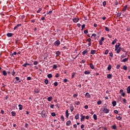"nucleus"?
Segmentation results:
<instances>
[{"label":"nucleus","instance_id":"e2e57ef3","mask_svg":"<svg viewBox=\"0 0 130 130\" xmlns=\"http://www.w3.org/2000/svg\"><path fill=\"white\" fill-rule=\"evenodd\" d=\"M59 77V74L58 73H56L55 75V78H58Z\"/></svg>","mask_w":130,"mask_h":130},{"label":"nucleus","instance_id":"a19ab883","mask_svg":"<svg viewBox=\"0 0 130 130\" xmlns=\"http://www.w3.org/2000/svg\"><path fill=\"white\" fill-rule=\"evenodd\" d=\"M109 56H111V57H113V53H112V52L109 53Z\"/></svg>","mask_w":130,"mask_h":130},{"label":"nucleus","instance_id":"8fccbe9b","mask_svg":"<svg viewBox=\"0 0 130 130\" xmlns=\"http://www.w3.org/2000/svg\"><path fill=\"white\" fill-rule=\"evenodd\" d=\"M114 113H115V114H118V111H117V110H115L114 111Z\"/></svg>","mask_w":130,"mask_h":130},{"label":"nucleus","instance_id":"4d7b16f0","mask_svg":"<svg viewBox=\"0 0 130 130\" xmlns=\"http://www.w3.org/2000/svg\"><path fill=\"white\" fill-rule=\"evenodd\" d=\"M51 115H52V116H55V115H56V114H55V113H54V112H52L51 113Z\"/></svg>","mask_w":130,"mask_h":130},{"label":"nucleus","instance_id":"4468645a","mask_svg":"<svg viewBox=\"0 0 130 130\" xmlns=\"http://www.w3.org/2000/svg\"><path fill=\"white\" fill-rule=\"evenodd\" d=\"M116 119H117L118 120H121V119H122V117L119 116H117L116 117Z\"/></svg>","mask_w":130,"mask_h":130},{"label":"nucleus","instance_id":"79ce46f5","mask_svg":"<svg viewBox=\"0 0 130 130\" xmlns=\"http://www.w3.org/2000/svg\"><path fill=\"white\" fill-rule=\"evenodd\" d=\"M120 68V64H117L116 66L117 70H119Z\"/></svg>","mask_w":130,"mask_h":130},{"label":"nucleus","instance_id":"473e14b6","mask_svg":"<svg viewBox=\"0 0 130 130\" xmlns=\"http://www.w3.org/2000/svg\"><path fill=\"white\" fill-rule=\"evenodd\" d=\"M11 114L12 116H16V112H15L14 111H12Z\"/></svg>","mask_w":130,"mask_h":130},{"label":"nucleus","instance_id":"774afa93","mask_svg":"<svg viewBox=\"0 0 130 130\" xmlns=\"http://www.w3.org/2000/svg\"><path fill=\"white\" fill-rule=\"evenodd\" d=\"M63 82L64 83H67V82H68V79H64V80H63Z\"/></svg>","mask_w":130,"mask_h":130},{"label":"nucleus","instance_id":"bf43d9fd","mask_svg":"<svg viewBox=\"0 0 130 130\" xmlns=\"http://www.w3.org/2000/svg\"><path fill=\"white\" fill-rule=\"evenodd\" d=\"M76 75V74L75 73H73L72 75V79H74V78L75 77V75Z\"/></svg>","mask_w":130,"mask_h":130},{"label":"nucleus","instance_id":"a878e982","mask_svg":"<svg viewBox=\"0 0 130 130\" xmlns=\"http://www.w3.org/2000/svg\"><path fill=\"white\" fill-rule=\"evenodd\" d=\"M3 74L4 76H7V75H8V74L7 73V71H6V70L3 71Z\"/></svg>","mask_w":130,"mask_h":130},{"label":"nucleus","instance_id":"c03bdc74","mask_svg":"<svg viewBox=\"0 0 130 130\" xmlns=\"http://www.w3.org/2000/svg\"><path fill=\"white\" fill-rule=\"evenodd\" d=\"M44 83L46 84V85H47L48 84V80L47 79H45Z\"/></svg>","mask_w":130,"mask_h":130},{"label":"nucleus","instance_id":"f03ea898","mask_svg":"<svg viewBox=\"0 0 130 130\" xmlns=\"http://www.w3.org/2000/svg\"><path fill=\"white\" fill-rule=\"evenodd\" d=\"M103 112L104 113L107 114V113H109V109H107L106 107H105L103 109Z\"/></svg>","mask_w":130,"mask_h":130},{"label":"nucleus","instance_id":"f257e3e1","mask_svg":"<svg viewBox=\"0 0 130 130\" xmlns=\"http://www.w3.org/2000/svg\"><path fill=\"white\" fill-rule=\"evenodd\" d=\"M60 44V41H59V40H57L54 43V45H55V46H59Z\"/></svg>","mask_w":130,"mask_h":130},{"label":"nucleus","instance_id":"603ef678","mask_svg":"<svg viewBox=\"0 0 130 130\" xmlns=\"http://www.w3.org/2000/svg\"><path fill=\"white\" fill-rule=\"evenodd\" d=\"M103 7H105V6H106V1H104L103 3Z\"/></svg>","mask_w":130,"mask_h":130},{"label":"nucleus","instance_id":"c9c22d12","mask_svg":"<svg viewBox=\"0 0 130 130\" xmlns=\"http://www.w3.org/2000/svg\"><path fill=\"white\" fill-rule=\"evenodd\" d=\"M42 11V8H39V10L37 11V14H39V13H40Z\"/></svg>","mask_w":130,"mask_h":130},{"label":"nucleus","instance_id":"5fc2aeb1","mask_svg":"<svg viewBox=\"0 0 130 130\" xmlns=\"http://www.w3.org/2000/svg\"><path fill=\"white\" fill-rule=\"evenodd\" d=\"M34 66H37V64H38V61H35L34 62Z\"/></svg>","mask_w":130,"mask_h":130},{"label":"nucleus","instance_id":"09e8293b","mask_svg":"<svg viewBox=\"0 0 130 130\" xmlns=\"http://www.w3.org/2000/svg\"><path fill=\"white\" fill-rule=\"evenodd\" d=\"M31 80H32V78H31V77H28L27 78V81H31Z\"/></svg>","mask_w":130,"mask_h":130},{"label":"nucleus","instance_id":"72a5a7b5","mask_svg":"<svg viewBox=\"0 0 130 130\" xmlns=\"http://www.w3.org/2000/svg\"><path fill=\"white\" fill-rule=\"evenodd\" d=\"M111 64H109L107 68V70H109V71H110V70H111Z\"/></svg>","mask_w":130,"mask_h":130},{"label":"nucleus","instance_id":"7c9ffc66","mask_svg":"<svg viewBox=\"0 0 130 130\" xmlns=\"http://www.w3.org/2000/svg\"><path fill=\"white\" fill-rule=\"evenodd\" d=\"M93 119L94 120H97V115L96 114H94L93 115Z\"/></svg>","mask_w":130,"mask_h":130},{"label":"nucleus","instance_id":"9d476101","mask_svg":"<svg viewBox=\"0 0 130 130\" xmlns=\"http://www.w3.org/2000/svg\"><path fill=\"white\" fill-rule=\"evenodd\" d=\"M15 80L17 81V82H18V83H21V80H20V78H19V77H16Z\"/></svg>","mask_w":130,"mask_h":130},{"label":"nucleus","instance_id":"13d9d810","mask_svg":"<svg viewBox=\"0 0 130 130\" xmlns=\"http://www.w3.org/2000/svg\"><path fill=\"white\" fill-rule=\"evenodd\" d=\"M85 24H83L82 25V29H81V30H82V31H83V30H84V28H85Z\"/></svg>","mask_w":130,"mask_h":130},{"label":"nucleus","instance_id":"f704fd0d","mask_svg":"<svg viewBox=\"0 0 130 130\" xmlns=\"http://www.w3.org/2000/svg\"><path fill=\"white\" fill-rule=\"evenodd\" d=\"M53 69L54 70H56V69H57V66L56 64H53Z\"/></svg>","mask_w":130,"mask_h":130},{"label":"nucleus","instance_id":"393cba45","mask_svg":"<svg viewBox=\"0 0 130 130\" xmlns=\"http://www.w3.org/2000/svg\"><path fill=\"white\" fill-rule=\"evenodd\" d=\"M126 9H127V5H125L123 8V12L126 11Z\"/></svg>","mask_w":130,"mask_h":130},{"label":"nucleus","instance_id":"dca6fc26","mask_svg":"<svg viewBox=\"0 0 130 130\" xmlns=\"http://www.w3.org/2000/svg\"><path fill=\"white\" fill-rule=\"evenodd\" d=\"M85 96L86 97V98H90V94H89V92L86 93Z\"/></svg>","mask_w":130,"mask_h":130},{"label":"nucleus","instance_id":"20e7f679","mask_svg":"<svg viewBox=\"0 0 130 130\" xmlns=\"http://www.w3.org/2000/svg\"><path fill=\"white\" fill-rule=\"evenodd\" d=\"M79 20H80V19L77 18H74L73 19L74 23H77V22H79Z\"/></svg>","mask_w":130,"mask_h":130},{"label":"nucleus","instance_id":"3c124183","mask_svg":"<svg viewBox=\"0 0 130 130\" xmlns=\"http://www.w3.org/2000/svg\"><path fill=\"white\" fill-rule=\"evenodd\" d=\"M74 109H75L74 107H71V108H70V110H71V112H73V111H74Z\"/></svg>","mask_w":130,"mask_h":130},{"label":"nucleus","instance_id":"0e129e2a","mask_svg":"<svg viewBox=\"0 0 130 130\" xmlns=\"http://www.w3.org/2000/svg\"><path fill=\"white\" fill-rule=\"evenodd\" d=\"M99 44L100 45H103V42L101 41H99Z\"/></svg>","mask_w":130,"mask_h":130},{"label":"nucleus","instance_id":"680f3d73","mask_svg":"<svg viewBox=\"0 0 130 130\" xmlns=\"http://www.w3.org/2000/svg\"><path fill=\"white\" fill-rule=\"evenodd\" d=\"M73 97H74V98H77V97H78V94H74L73 95Z\"/></svg>","mask_w":130,"mask_h":130},{"label":"nucleus","instance_id":"412c9836","mask_svg":"<svg viewBox=\"0 0 130 130\" xmlns=\"http://www.w3.org/2000/svg\"><path fill=\"white\" fill-rule=\"evenodd\" d=\"M108 79H112V75L111 74H108L107 75Z\"/></svg>","mask_w":130,"mask_h":130},{"label":"nucleus","instance_id":"7ed1b4c3","mask_svg":"<svg viewBox=\"0 0 130 130\" xmlns=\"http://www.w3.org/2000/svg\"><path fill=\"white\" fill-rule=\"evenodd\" d=\"M80 117H81V122L84 120V119H85V118H86V117L83 115V114H81L80 115Z\"/></svg>","mask_w":130,"mask_h":130},{"label":"nucleus","instance_id":"58836bf2","mask_svg":"<svg viewBox=\"0 0 130 130\" xmlns=\"http://www.w3.org/2000/svg\"><path fill=\"white\" fill-rule=\"evenodd\" d=\"M115 50L116 51L117 50V49H118V48L119 47L117 44H116L115 46Z\"/></svg>","mask_w":130,"mask_h":130},{"label":"nucleus","instance_id":"bb28decb","mask_svg":"<svg viewBox=\"0 0 130 130\" xmlns=\"http://www.w3.org/2000/svg\"><path fill=\"white\" fill-rule=\"evenodd\" d=\"M56 56L60 55V51H57L56 52Z\"/></svg>","mask_w":130,"mask_h":130},{"label":"nucleus","instance_id":"864d4df0","mask_svg":"<svg viewBox=\"0 0 130 130\" xmlns=\"http://www.w3.org/2000/svg\"><path fill=\"white\" fill-rule=\"evenodd\" d=\"M108 52H109V51L108 50H106L105 52V54H108Z\"/></svg>","mask_w":130,"mask_h":130},{"label":"nucleus","instance_id":"1a4fd4ad","mask_svg":"<svg viewBox=\"0 0 130 130\" xmlns=\"http://www.w3.org/2000/svg\"><path fill=\"white\" fill-rule=\"evenodd\" d=\"M71 123H72V121H71V120H69L66 122V125L67 126H69L70 124H71Z\"/></svg>","mask_w":130,"mask_h":130},{"label":"nucleus","instance_id":"5701e85b","mask_svg":"<svg viewBox=\"0 0 130 130\" xmlns=\"http://www.w3.org/2000/svg\"><path fill=\"white\" fill-rule=\"evenodd\" d=\"M47 77L49 79H51V78H52V74H49L47 75Z\"/></svg>","mask_w":130,"mask_h":130},{"label":"nucleus","instance_id":"2f4dec72","mask_svg":"<svg viewBox=\"0 0 130 130\" xmlns=\"http://www.w3.org/2000/svg\"><path fill=\"white\" fill-rule=\"evenodd\" d=\"M128 60V58H124L122 60L123 62H126Z\"/></svg>","mask_w":130,"mask_h":130},{"label":"nucleus","instance_id":"49530a36","mask_svg":"<svg viewBox=\"0 0 130 130\" xmlns=\"http://www.w3.org/2000/svg\"><path fill=\"white\" fill-rule=\"evenodd\" d=\"M60 119H61L62 121H64V117H63V116H61Z\"/></svg>","mask_w":130,"mask_h":130},{"label":"nucleus","instance_id":"9b49d317","mask_svg":"<svg viewBox=\"0 0 130 130\" xmlns=\"http://www.w3.org/2000/svg\"><path fill=\"white\" fill-rule=\"evenodd\" d=\"M20 26H22L21 24H17L16 26L14 27V30H16L18 27H20Z\"/></svg>","mask_w":130,"mask_h":130},{"label":"nucleus","instance_id":"69168bd1","mask_svg":"<svg viewBox=\"0 0 130 130\" xmlns=\"http://www.w3.org/2000/svg\"><path fill=\"white\" fill-rule=\"evenodd\" d=\"M47 14L48 15V14H52V11H50L49 12H48L47 13Z\"/></svg>","mask_w":130,"mask_h":130},{"label":"nucleus","instance_id":"de8ad7c7","mask_svg":"<svg viewBox=\"0 0 130 130\" xmlns=\"http://www.w3.org/2000/svg\"><path fill=\"white\" fill-rule=\"evenodd\" d=\"M11 74L12 76H15L16 72L14 70H13V71L11 72Z\"/></svg>","mask_w":130,"mask_h":130},{"label":"nucleus","instance_id":"ea45409f","mask_svg":"<svg viewBox=\"0 0 130 130\" xmlns=\"http://www.w3.org/2000/svg\"><path fill=\"white\" fill-rule=\"evenodd\" d=\"M58 85V83L57 82H55L54 83V85L55 86V87H57Z\"/></svg>","mask_w":130,"mask_h":130},{"label":"nucleus","instance_id":"c85d7f7f","mask_svg":"<svg viewBox=\"0 0 130 130\" xmlns=\"http://www.w3.org/2000/svg\"><path fill=\"white\" fill-rule=\"evenodd\" d=\"M127 93L129 94L130 93V86L127 88Z\"/></svg>","mask_w":130,"mask_h":130},{"label":"nucleus","instance_id":"37998d69","mask_svg":"<svg viewBox=\"0 0 130 130\" xmlns=\"http://www.w3.org/2000/svg\"><path fill=\"white\" fill-rule=\"evenodd\" d=\"M80 102H79V101H77V102H75V104L76 105H80Z\"/></svg>","mask_w":130,"mask_h":130},{"label":"nucleus","instance_id":"2eb2a0df","mask_svg":"<svg viewBox=\"0 0 130 130\" xmlns=\"http://www.w3.org/2000/svg\"><path fill=\"white\" fill-rule=\"evenodd\" d=\"M118 40L116 39H115L112 42V45H114L115 43H116L117 42Z\"/></svg>","mask_w":130,"mask_h":130},{"label":"nucleus","instance_id":"c756f323","mask_svg":"<svg viewBox=\"0 0 130 130\" xmlns=\"http://www.w3.org/2000/svg\"><path fill=\"white\" fill-rule=\"evenodd\" d=\"M79 116H80V114L77 113V115L75 116V119H79Z\"/></svg>","mask_w":130,"mask_h":130},{"label":"nucleus","instance_id":"0eeeda50","mask_svg":"<svg viewBox=\"0 0 130 130\" xmlns=\"http://www.w3.org/2000/svg\"><path fill=\"white\" fill-rule=\"evenodd\" d=\"M87 53H88V50L87 49H85L84 51H83L82 52V54L83 55H85V54H87Z\"/></svg>","mask_w":130,"mask_h":130},{"label":"nucleus","instance_id":"a211bd4d","mask_svg":"<svg viewBox=\"0 0 130 130\" xmlns=\"http://www.w3.org/2000/svg\"><path fill=\"white\" fill-rule=\"evenodd\" d=\"M85 75H90L91 74V72L89 71H86L84 72Z\"/></svg>","mask_w":130,"mask_h":130},{"label":"nucleus","instance_id":"338daca9","mask_svg":"<svg viewBox=\"0 0 130 130\" xmlns=\"http://www.w3.org/2000/svg\"><path fill=\"white\" fill-rule=\"evenodd\" d=\"M86 62V61L82 60L81 61L80 63H85Z\"/></svg>","mask_w":130,"mask_h":130},{"label":"nucleus","instance_id":"423d86ee","mask_svg":"<svg viewBox=\"0 0 130 130\" xmlns=\"http://www.w3.org/2000/svg\"><path fill=\"white\" fill-rule=\"evenodd\" d=\"M96 50L91 49L90 51V53L91 54H95L96 53Z\"/></svg>","mask_w":130,"mask_h":130},{"label":"nucleus","instance_id":"e433bc0d","mask_svg":"<svg viewBox=\"0 0 130 130\" xmlns=\"http://www.w3.org/2000/svg\"><path fill=\"white\" fill-rule=\"evenodd\" d=\"M123 69L124 70V71H126L127 70V67H126L125 65H124L123 66Z\"/></svg>","mask_w":130,"mask_h":130},{"label":"nucleus","instance_id":"a18cd8bd","mask_svg":"<svg viewBox=\"0 0 130 130\" xmlns=\"http://www.w3.org/2000/svg\"><path fill=\"white\" fill-rule=\"evenodd\" d=\"M101 103H102V102L101 101H99L98 102H97V104L98 105H101Z\"/></svg>","mask_w":130,"mask_h":130},{"label":"nucleus","instance_id":"4be33fe9","mask_svg":"<svg viewBox=\"0 0 130 130\" xmlns=\"http://www.w3.org/2000/svg\"><path fill=\"white\" fill-rule=\"evenodd\" d=\"M27 66H30V64L27 63H24V64L22 65V67H24V68H26V67H27Z\"/></svg>","mask_w":130,"mask_h":130},{"label":"nucleus","instance_id":"39448f33","mask_svg":"<svg viewBox=\"0 0 130 130\" xmlns=\"http://www.w3.org/2000/svg\"><path fill=\"white\" fill-rule=\"evenodd\" d=\"M13 35H14V34L13 33L9 32L7 34V37H12Z\"/></svg>","mask_w":130,"mask_h":130},{"label":"nucleus","instance_id":"cd10ccee","mask_svg":"<svg viewBox=\"0 0 130 130\" xmlns=\"http://www.w3.org/2000/svg\"><path fill=\"white\" fill-rule=\"evenodd\" d=\"M11 54L12 56L14 57V55H17V52H14L13 53H10Z\"/></svg>","mask_w":130,"mask_h":130},{"label":"nucleus","instance_id":"6e6d98bb","mask_svg":"<svg viewBox=\"0 0 130 130\" xmlns=\"http://www.w3.org/2000/svg\"><path fill=\"white\" fill-rule=\"evenodd\" d=\"M97 36V35L96 34H93L91 36V37H96Z\"/></svg>","mask_w":130,"mask_h":130},{"label":"nucleus","instance_id":"ddd939ff","mask_svg":"<svg viewBox=\"0 0 130 130\" xmlns=\"http://www.w3.org/2000/svg\"><path fill=\"white\" fill-rule=\"evenodd\" d=\"M18 107H19V110H22L23 109V105L21 104L18 105Z\"/></svg>","mask_w":130,"mask_h":130},{"label":"nucleus","instance_id":"b1692460","mask_svg":"<svg viewBox=\"0 0 130 130\" xmlns=\"http://www.w3.org/2000/svg\"><path fill=\"white\" fill-rule=\"evenodd\" d=\"M112 128L113 129H117V126H116V125H113L112 126Z\"/></svg>","mask_w":130,"mask_h":130},{"label":"nucleus","instance_id":"052dcab7","mask_svg":"<svg viewBox=\"0 0 130 130\" xmlns=\"http://www.w3.org/2000/svg\"><path fill=\"white\" fill-rule=\"evenodd\" d=\"M84 33V34H88V29L85 30Z\"/></svg>","mask_w":130,"mask_h":130},{"label":"nucleus","instance_id":"6e6552de","mask_svg":"<svg viewBox=\"0 0 130 130\" xmlns=\"http://www.w3.org/2000/svg\"><path fill=\"white\" fill-rule=\"evenodd\" d=\"M45 114H46L45 112H44V111L42 112L41 115H42V117H43V118H44V117H45Z\"/></svg>","mask_w":130,"mask_h":130},{"label":"nucleus","instance_id":"f3484780","mask_svg":"<svg viewBox=\"0 0 130 130\" xmlns=\"http://www.w3.org/2000/svg\"><path fill=\"white\" fill-rule=\"evenodd\" d=\"M34 92L35 93H39V92H40V90H39V89L38 88H36L35 89Z\"/></svg>","mask_w":130,"mask_h":130},{"label":"nucleus","instance_id":"f8f14e48","mask_svg":"<svg viewBox=\"0 0 130 130\" xmlns=\"http://www.w3.org/2000/svg\"><path fill=\"white\" fill-rule=\"evenodd\" d=\"M89 67H90V69H91V70H94V65H93V63H90L89 64Z\"/></svg>","mask_w":130,"mask_h":130},{"label":"nucleus","instance_id":"aec40b11","mask_svg":"<svg viewBox=\"0 0 130 130\" xmlns=\"http://www.w3.org/2000/svg\"><path fill=\"white\" fill-rule=\"evenodd\" d=\"M112 104L113 107L116 106V102L115 101H113Z\"/></svg>","mask_w":130,"mask_h":130},{"label":"nucleus","instance_id":"6ab92c4d","mask_svg":"<svg viewBox=\"0 0 130 130\" xmlns=\"http://www.w3.org/2000/svg\"><path fill=\"white\" fill-rule=\"evenodd\" d=\"M52 99H53V98H52V96H49L47 98V100L49 102H50L52 100Z\"/></svg>","mask_w":130,"mask_h":130},{"label":"nucleus","instance_id":"4c0bfd02","mask_svg":"<svg viewBox=\"0 0 130 130\" xmlns=\"http://www.w3.org/2000/svg\"><path fill=\"white\" fill-rule=\"evenodd\" d=\"M105 30H106V31H107L108 32H109V28L107 26H105Z\"/></svg>","mask_w":130,"mask_h":130}]
</instances>
